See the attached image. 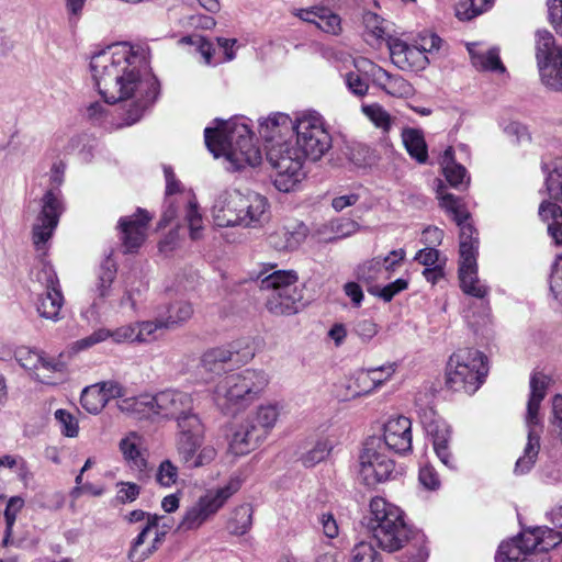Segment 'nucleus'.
I'll use <instances>...</instances> for the list:
<instances>
[{"mask_svg": "<svg viewBox=\"0 0 562 562\" xmlns=\"http://www.w3.org/2000/svg\"><path fill=\"white\" fill-rule=\"evenodd\" d=\"M294 131L295 119L292 120L288 114L280 112L270 115L259 124V133L261 137L267 142L272 143L270 147L277 144H283L284 142H280L279 139Z\"/></svg>", "mask_w": 562, "mask_h": 562, "instance_id": "bb28decb", "label": "nucleus"}, {"mask_svg": "<svg viewBox=\"0 0 562 562\" xmlns=\"http://www.w3.org/2000/svg\"><path fill=\"white\" fill-rule=\"evenodd\" d=\"M162 518V516H148V520L145 522L139 533L133 539L131 543V548L127 554L131 562H144L150 557L149 544L147 547H144V544L148 533L153 531L154 527L158 526V521H160Z\"/></svg>", "mask_w": 562, "mask_h": 562, "instance_id": "72a5a7b5", "label": "nucleus"}, {"mask_svg": "<svg viewBox=\"0 0 562 562\" xmlns=\"http://www.w3.org/2000/svg\"><path fill=\"white\" fill-rule=\"evenodd\" d=\"M486 357L473 348L453 352L447 363L446 385L454 392L473 394L487 374Z\"/></svg>", "mask_w": 562, "mask_h": 562, "instance_id": "9d476101", "label": "nucleus"}, {"mask_svg": "<svg viewBox=\"0 0 562 562\" xmlns=\"http://www.w3.org/2000/svg\"><path fill=\"white\" fill-rule=\"evenodd\" d=\"M295 145L277 144L268 148L267 159L276 170L273 183L281 192H290L303 180V161H316L331 147V136L323 117L315 111H304L295 116Z\"/></svg>", "mask_w": 562, "mask_h": 562, "instance_id": "f03ea898", "label": "nucleus"}, {"mask_svg": "<svg viewBox=\"0 0 562 562\" xmlns=\"http://www.w3.org/2000/svg\"><path fill=\"white\" fill-rule=\"evenodd\" d=\"M367 526L378 546L386 552H395L409 541L412 529L404 520L400 507L383 497H373L369 505Z\"/></svg>", "mask_w": 562, "mask_h": 562, "instance_id": "39448f33", "label": "nucleus"}, {"mask_svg": "<svg viewBox=\"0 0 562 562\" xmlns=\"http://www.w3.org/2000/svg\"><path fill=\"white\" fill-rule=\"evenodd\" d=\"M387 47L393 64L402 70H423L429 64L427 55L417 45L401 38H390Z\"/></svg>", "mask_w": 562, "mask_h": 562, "instance_id": "412c9836", "label": "nucleus"}, {"mask_svg": "<svg viewBox=\"0 0 562 562\" xmlns=\"http://www.w3.org/2000/svg\"><path fill=\"white\" fill-rule=\"evenodd\" d=\"M203 441L204 425L193 411L178 417L176 447L186 467L190 469L204 467L216 458V449L213 446H202Z\"/></svg>", "mask_w": 562, "mask_h": 562, "instance_id": "1a4fd4ad", "label": "nucleus"}, {"mask_svg": "<svg viewBox=\"0 0 562 562\" xmlns=\"http://www.w3.org/2000/svg\"><path fill=\"white\" fill-rule=\"evenodd\" d=\"M155 403L157 418H175L178 420V417L193 411L192 396L181 391L167 390L157 393Z\"/></svg>", "mask_w": 562, "mask_h": 562, "instance_id": "b1692460", "label": "nucleus"}, {"mask_svg": "<svg viewBox=\"0 0 562 562\" xmlns=\"http://www.w3.org/2000/svg\"><path fill=\"white\" fill-rule=\"evenodd\" d=\"M269 384L262 370L246 369L222 379L215 386L213 400L226 415H235L257 401Z\"/></svg>", "mask_w": 562, "mask_h": 562, "instance_id": "20e7f679", "label": "nucleus"}, {"mask_svg": "<svg viewBox=\"0 0 562 562\" xmlns=\"http://www.w3.org/2000/svg\"><path fill=\"white\" fill-rule=\"evenodd\" d=\"M142 439L136 432H131L120 441V450L128 467L137 472H144L147 460L140 450Z\"/></svg>", "mask_w": 562, "mask_h": 562, "instance_id": "7c9ffc66", "label": "nucleus"}, {"mask_svg": "<svg viewBox=\"0 0 562 562\" xmlns=\"http://www.w3.org/2000/svg\"><path fill=\"white\" fill-rule=\"evenodd\" d=\"M549 383L550 378L540 372L533 373L530 378V396L525 418L528 429L527 443L522 456L518 458L514 469V472L518 475L529 472L537 461L542 432V418L539 409L542 400L546 397Z\"/></svg>", "mask_w": 562, "mask_h": 562, "instance_id": "423d86ee", "label": "nucleus"}, {"mask_svg": "<svg viewBox=\"0 0 562 562\" xmlns=\"http://www.w3.org/2000/svg\"><path fill=\"white\" fill-rule=\"evenodd\" d=\"M280 412L278 403L259 405L232 434L229 451L235 456H244L256 449L276 426Z\"/></svg>", "mask_w": 562, "mask_h": 562, "instance_id": "6e6552de", "label": "nucleus"}, {"mask_svg": "<svg viewBox=\"0 0 562 562\" xmlns=\"http://www.w3.org/2000/svg\"><path fill=\"white\" fill-rule=\"evenodd\" d=\"M241 480L237 476L221 487L207 490L196 502L189 506L179 528L195 530L210 520L224 506V504L240 488Z\"/></svg>", "mask_w": 562, "mask_h": 562, "instance_id": "f8f14e48", "label": "nucleus"}, {"mask_svg": "<svg viewBox=\"0 0 562 562\" xmlns=\"http://www.w3.org/2000/svg\"><path fill=\"white\" fill-rule=\"evenodd\" d=\"M550 291L562 303V255L558 258L550 279Z\"/></svg>", "mask_w": 562, "mask_h": 562, "instance_id": "774afa93", "label": "nucleus"}, {"mask_svg": "<svg viewBox=\"0 0 562 562\" xmlns=\"http://www.w3.org/2000/svg\"><path fill=\"white\" fill-rule=\"evenodd\" d=\"M440 206L449 213L460 228L459 252L460 259L477 258L479 237L477 232L470 223V213L464 206L463 200L446 191H438Z\"/></svg>", "mask_w": 562, "mask_h": 562, "instance_id": "4468645a", "label": "nucleus"}, {"mask_svg": "<svg viewBox=\"0 0 562 562\" xmlns=\"http://www.w3.org/2000/svg\"><path fill=\"white\" fill-rule=\"evenodd\" d=\"M55 419L59 425L61 434L69 438L78 436L79 426L77 418L66 409H57L55 412Z\"/></svg>", "mask_w": 562, "mask_h": 562, "instance_id": "4d7b16f0", "label": "nucleus"}, {"mask_svg": "<svg viewBox=\"0 0 562 562\" xmlns=\"http://www.w3.org/2000/svg\"><path fill=\"white\" fill-rule=\"evenodd\" d=\"M41 211L33 224V243L37 250H43L53 236L64 211L60 192L47 190L40 202Z\"/></svg>", "mask_w": 562, "mask_h": 562, "instance_id": "dca6fc26", "label": "nucleus"}, {"mask_svg": "<svg viewBox=\"0 0 562 562\" xmlns=\"http://www.w3.org/2000/svg\"><path fill=\"white\" fill-rule=\"evenodd\" d=\"M381 438L367 439L359 457V475L368 486L391 479L395 463L384 452Z\"/></svg>", "mask_w": 562, "mask_h": 562, "instance_id": "ddd939ff", "label": "nucleus"}, {"mask_svg": "<svg viewBox=\"0 0 562 562\" xmlns=\"http://www.w3.org/2000/svg\"><path fill=\"white\" fill-rule=\"evenodd\" d=\"M350 562H381V560L371 543L361 541L352 548Z\"/></svg>", "mask_w": 562, "mask_h": 562, "instance_id": "13d9d810", "label": "nucleus"}, {"mask_svg": "<svg viewBox=\"0 0 562 562\" xmlns=\"http://www.w3.org/2000/svg\"><path fill=\"white\" fill-rule=\"evenodd\" d=\"M353 331L362 342H369L379 333V326L370 318L359 319L355 323Z\"/></svg>", "mask_w": 562, "mask_h": 562, "instance_id": "338daca9", "label": "nucleus"}, {"mask_svg": "<svg viewBox=\"0 0 562 562\" xmlns=\"http://www.w3.org/2000/svg\"><path fill=\"white\" fill-rule=\"evenodd\" d=\"M117 493L116 501L120 504L132 503L137 499L140 493V487L136 483L132 482H119L116 484Z\"/></svg>", "mask_w": 562, "mask_h": 562, "instance_id": "0e129e2a", "label": "nucleus"}, {"mask_svg": "<svg viewBox=\"0 0 562 562\" xmlns=\"http://www.w3.org/2000/svg\"><path fill=\"white\" fill-rule=\"evenodd\" d=\"M317 27L325 33L337 35L341 31V21L338 14L326 9L321 11V18Z\"/></svg>", "mask_w": 562, "mask_h": 562, "instance_id": "e2e57ef3", "label": "nucleus"}, {"mask_svg": "<svg viewBox=\"0 0 562 562\" xmlns=\"http://www.w3.org/2000/svg\"><path fill=\"white\" fill-rule=\"evenodd\" d=\"M494 0H462L457 7V16L461 21H469L482 14L493 4Z\"/></svg>", "mask_w": 562, "mask_h": 562, "instance_id": "8fccbe9b", "label": "nucleus"}, {"mask_svg": "<svg viewBox=\"0 0 562 562\" xmlns=\"http://www.w3.org/2000/svg\"><path fill=\"white\" fill-rule=\"evenodd\" d=\"M259 288L267 291L265 306L276 316L296 314L302 305L303 293L299 278L293 270H276L268 276L260 274Z\"/></svg>", "mask_w": 562, "mask_h": 562, "instance_id": "0eeeda50", "label": "nucleus"}, {"mask_svg": "<svg viewBox=\"0 0 562 562\" xmlns=\"http://www.w3.org/2000/svg\"><path fill=\"white\" fill-rule=\"evenodd\" d=\"M418 416L426 434L431 437L432 443L450 439L449 426L431 407H419Z\"/></svg>", "mask_w": 562, "mask_h": 562, "instance_id": "c756f323", "label": "nucleus"}, {"mask_svg": "<svg viewBox=\"0 0 562 562\" xmlns=\"http://www.w3.org/2000/svg\"><path fill=\"white\" fill-rule=\"evenodd\" d=\"M477 258L459 260V280L462 291L473 299L488 296L490 288L477 276Z\"/></svg>", "mask_w": 562, "mask_h": 562, "instance_id": "393cba45", "label": "nucleus"}, {"mask_svg": "<svg viewBox=\"0 0 562 562\" xmlns=\"http://www.w3.org/2000/svg\"><path fill=\"white\" fill-rule=\"evenodd\" d=\"M178 468L170 461L164 460L156 472V482L162 487H171L178 481Z\"/></svg>", "mask_w": 562, "mask_h": 562, "instance_id": "6e6d98bb", "label": "nucleus"}, {"mask_svg": "<svg viewBox=\"0 0 562 562\" xmlns=\"http://www.w3.org/2000/svg\"><path fill=\"white\" fill-rule=\"evenodd\" d=\"M158 312L161 313L165 328L170 329L189 321L193 315V307L190 302L176 301Z\"/></svg>", "mask_w": 562, "mask_h": 562, "instance_id": "58836bf2", "label": "nucleus"}, {"mask_svg": "<svg viewBox=\"0 0 562 562\" xmlns=\"http://www.w3.org/2000/svg\"><path fill=\"white\" fill-rule=\"evenodd\" d=\"M490 316L491 307L487 296L469 302L464 310V317L472 327H480L487 324Z\"/></svg>", "mask_w": 562, "mask_h": 562, "instance_id": "c03bdc74", "label": "nucleus"}, {"mask_svg": "<svg viewBox=\"0 0 562 562\" xmlns=\"http://www.w3.org/2000/svg\"><path fill=\"white\" fill-rule=\"evenodd\" d=\"M516 538L522 544L525 551V558H522L521 562H543L547 559L546 553L540 551V529L522 533Z\"/></svg>", "mask_w": 562, "mask_h": 562, "instance_id": "a18cd8bd", "label": "nucleus"}, {"mask_svg": "<svg viewBox=\"0 0 562 562\" xmlns=\"http://www.w3.org/2000/svg\"><path fill=\"white\" fill-rule=\"evenodd\" d=\"M403 144L412 158L424 164L428 158L427 144L424 133L418 128L407 127L402 131Z\"/></svg>", "mask_w": 562, "mask_h": 562, "instance_id": "e433bc0d", "label": "nucleus"}, {"mask_svg": "<svg viewBox=\"0 0 562 562\" xmlns=\"http://www.w3.org/2000/svg\"><path fill=\"white\" fill-rule=\"evenodd\" d=\"M396 368L395 362H389L381 367L357 372L348 381L347 389L349 393L346 394L345 398H357L370 394L389 381L395 373Z\"/></svg>", "mask_w": 562, "mask_h": 562, "instance_id": "f3484780", "label": "nucleus"}, {"mask_svg": "<svg viewBox=\"0 0 562 562\" xmlns=\"http://www.w3.org/2000/svg\"><path fill=\"white\" fill-rule=\"evenodd\" d=\"M370 75L375 86L396 98H408L415 92L414 87L398 75H392L382 67L371 65Z\"/></svg>", "mask_w": 562, "mask_h": 562, "instance_id": "a878e982", "label": "nucleus"}, {"mask_svg": "<svg viewBox=\"0 0 562 562\" xmlns=\"http://www.w3.org/2000/svg\"><path fill=\"white\" fill-rule=\"evenodd\" d=\"M239 190L226 189L221 191L214 199L211 207V216L217 227L238 226L240 210L238 206Z\"/></svg>", "mask_w": 562, "mask_h": 562, "instance_id": "aec40b11", "label": "nucleus"}, {"mask_svg": "<svg viewBox=\"0 0 562 562\" xmlns=\"http://www.w3.org/2000/svg\"><path fill=\"white\" fill-rule=\"evenodd\" d=\"M383 448L405 456L412 451V422L405 416L389 418L383 427Z\"/></svg>", "mask_w": 562, "mask_h": 562, "instance_id": "6ab92c4d", "label": "nucleus"}, {"mask_svg": "<svg viewBox=\"0 0 562 562\" xmlns=\"http://www.w3.org/2000/svg\"><path fill=\"white\" fill-rule=\"evenodd\" d=\"M35 279L44 288L35 303L38 315L55 323L59 322L63 318L61 308L65 299L53 266L48 262H42L41 268L35 273Z\"/></svg>", "mask_w": 562, "mask_h": 562, "instance_id": "2eb2a0df", "label": "nucleus"}, {"mask_svg": "<svg viewBox=\"0 0 562 562\" xmlns=\"http://www.w3.org/2000/svg\"><path fill=\"white\" fill-rule=\"evenodd\" d=\"M356 277L359 281L367 285H378V281L390 278L384 273L381 257H375L360 263L356 269Z\"/></svg>", "mask_w": 562, "mask_h": 562, "instance_id": "79ce46f5", "label": "nucleus"}, {"mask_svg": "<svg viewBox=\"0 0 562 562\" xmlns=\"http://www.w3.org/2000/svg\"><path fill=\"white\" fill-rule=\"evenodd\" d=\"M150 220L151 216L143 209H137V212L132 216L120 218L119 227L122 232L123 246L126 252L135 251L144 243Z\"/></svg>", "mask_w": 562, "mask_h": 562, "instance_id": "4be33fe9", "label": "nucleus"}, {"mask_svg": "<svg viewBox=\"0 0 562 562\" xmlns=\"http://www.w3.org/2000/svg\"><path fill=\"white\" fill-rule=\"evenodd\" d=\"M101 390L102 389L99 387L98 383L83 389L80 403L87 412L91 414H98L106 405L105 397Z\"/></svg>", "mask_w": 562, "mask_h": 562, "instance_id": "09e8293b", "label": "nucleus"}, {"mask_svg": "<svg viewBox=\"0 0 562 562\" xmlns=\"http://www.w3.org/2000/svg\"><path fill=\"white\" fill-rule=\"evenodd\" d=\"M252 510L250 505L243 504L235 508L228 521V530L234 535H244L251 526Z\"/></svg>", "mask_w": 562, "mask_h": 562, "instance_id": "49530a36", "label": "nucleus"}, {"mask_svg": "<svg viewBox=\"0 0 562 562\" xmlns=\"http://www.w3.org/2000/svg\"><path fill=\"white\" fill-rule=\"evenodd\" d=\"M116 278V265L111 258H106L100 266L93 292L101 301L111 294L112 284Z\"/></svg>", "mask_w": 562, "mask_h": 562, "instance_id": "a19ab883", "label": "nucleus"}, {"mask_svg": "<svg viewBox=\"0 0 562 562\" xmlns=\"http://www.w3.org/2000/svg\"><path fill=\"white\" fill-rule=\"evenodd\" d=\"M164 171L166 178L167 206L162 213L160 226H166L172 222L181 209L190 231V237L192 239H199L203 231V216L195 196L191 192H180L179 195L173 196L175 193L179 192L180 183L176 180L171 168L165 167Z\"/></svg>", "mask_w": 562, "mask_h": 562, "instance_id": "9b49d317", "label": "nucleus"}, {"mask_svg": "<svg viewBox=\"0 0 562 562\" xmlns=\"http://www.w3.org/2000/svg\"><path fill=\"white\" fill-rule=\"evenodd\" d=\"M162 322L161 313L158 312L155 321L136 323V341L146 342L156 339L157 331L159 329H166Z\"/></svg>", "mask_w": 562, "mask_h": 562, "instance_id": "5fc2aeb1", "label": "nucleus"}, {"mask_svg": "<svg viewBox=\"0 0 562 562\" xmlns=\"http://www.w3.org/2000/svg\"><path fill=\"white\" fill-rule=\"evenodd\" d=\"M362 25L364 41L373 47H380L382 43L389 45V40L394 38L390 34L389 22L374 12L362 13Z\"/></svg>", "mask_w": 562, "mask_h": 562, "instance_id": "cd10ccee", "label": "nucleus"}, {"mask_svg": "<svg viewBox=\"0 0 562 562\" xmlns=\"http://www.w3.org/2000/svg\"><path fill=\"white\" fill-rule=\"evenodd\" d=\"M443 175L449 184L458 190H464L469 187L470 176L465 167L453 160L452 148L446 149L442 156Z\"/></svg>", "mask_w": 562, "mask_h": 562, "instance_id": "f704fd0d", "label": "nucleus"}, {"mask_svg": "<svg viewBox=\"0 0 562 562\" xmlns=\"http://www.w3.org/2000/svg\"><path fill=\"white\" fill-rule=\"evenodd\" d=\"M238 206L240 210L238 226L258 228L263 226L270 218L268 199L255 191H239Z\"/></svg>", "mask_w": 562, "mask_h": 562, "instance_id": "a211bd4d", "label": "nucleus"}, {"mask_svg": "<svg viewBox=\"0 0 562 562\" xmlns=\"http://www.w3.org/2000/svg\"><path fill=\"white\" fill-rule=\"evenodd\" d=\"M536 58L538 66L562 55V47L557 45L554 36L547 30H538L535 35Z\"/></svg>", "mask_w": 562, "mask_h": 562, "instance_id": "4c0bfd02", "label": "nucleus"}, {"mask_svg": "<svg viewBox=\"0 0 562 562\" xmlns=\"http://www.w3.org/2000/svg\"><path fill=\"white\" fill-rule=\"evenodd\" d=\"M542 83L554 91L562 90V55L538 66Z\"/></svg>", "mask_w": 562, "mask_h": 562, "instance_id": "37998d69", "label": "nucleus"}, {"mask_svg": "<svg viewBox=\"0 0 562 562\" xmlns=\"http://www.w3.org/2000/svg\"><path fill=\"white\" fill-rule=\"evenodd\" d=\"M183 44H188L195 47V52L200 53L206 65H216L223 61H228L235 58L234 46L236 44L235 38L217 37L218 49L223 52L224 57L214 58L215 47L213 43L200 35L184 36L180 41Z\"/></svg>", "mask_w": 562, "mask_h": 562, "instance_id": "5701e85b", "label": "nucleus"}, {"mask_svg": "<svg viewBox=\"0 0 562 562\" xmlns=\"http://www.w3.org/2000/svg\"><path fill=\"white\" fill-rule=\"evenodd\" d=\"M91 74L105 103L127 102L125 121L132 125L157 100L160 86L145 49L120 43L92 56Z\"/></svg>", "mask_w": 562, "mask_h": 562, "instance_id": "f257e3e1", "label": "nucleus"}, {"mask_svg": "<svg viewBox=\"0 0 562 562\" xmlns=\"http://www.w3.org/2000/svg\"><path fill=\"white\" fill-rule=\"evenodd\" d=\"M99 387L102 389L101 392L105 397V403L111 400H119V402L125 397H127V390L117 381H104L98 383Z\"/></svg>", "mask_w": 562, "mask_h": 562, "instance_id": "69168bd1", "label": "nucleus"}, {"mask_svg": "<svg viewBox=\"0 0 562 562\" xmlns=\"http://www.w3.org/2000/svg\"><path fill=\"white\" fill-rule=\"evenodd\" d=\"M214 124L213 127L204 130L205 145L215 157H225L227 169L237 171L246 166L255 167L260 164L261 153L254 144L245 119H216Z\"/></svg>", "mask_w": 562, "mask_h": 562, "instance_id": "7ed1b4c3", "label": "nucleus"}, {"mask_svg": "<svg viewBox=\"0 0 562 562\" xmlns=\"http://www.w3.org/2000/svg\"><path fill=\"white\" fill-rule=\"evenodd\" d=\"M360 225L347 217H339L330 221L329 228L336 238L349 237L359 231Z\"/></svg>", "mask_w": 562, "mask_h": 562, "instance_id": "052dcab7", "label": "nucleus"}, {"mask_svg": "<svg viewBox=\"0 0 562 562\" xmlns=\"http://www.w3.org/2000/svg\"><path fill=\"white\" fill-rule=\"evenodd\" d=\"M542 170L547 173L546 187L549 196L552 200L562 203V169L557 162H554L552 168L543 162Z\"/></svg>", "mask_w": 562, "mask_h": 562, "instance_id": "de8ad7c7", "label": "nucleus"}, {"mask_svg": "<svg viewBox=\"0 0 562 562\" xmlns=\"http://www.w3.org/2000/svg\"><path fill=\"white\" fill-rule=\"evenodd\" d=\"M157 394H140L128 396L117 402L121 412L131 414L137 418H156Z\"/></svg>", "mask_w": 562, "mask_h": 562, "instance_id": "c85d7f7f", "label": "nucleus"}, {"mask_svg": "<svg viewBox=\"0 0 562 562\" xmlns=\"http://www.w3.org/2000/svg\"><path fill=\"white\" fill-rule=\"evenodd\" d=\"M468 50L471 56L473 66L480 70L499 71L504 72L505 67L499 58V50L496 47L487 50H482L475 43L468 45Z\"/></svg>", "mask_w": 562, "mask_h": 562, "instance_id": "473e14b6", "label": "nucleus"}, {"mask_svg": "<svg viewBox=\"0 0 562 562\" xmlns=\"http://www.w3.org/2000/svg\"><path fill=\"white\" fill-rule=\"evenodd\" d=\"M331 450V445L328 440H319L315 446L307 451L303 457V463L306 467H314L321 461L325 460Z\"/></svg>", "mask_w": 562, "mask_h": 562, "instance_id": "bf43d9fd", "label": "nucleus"}, {"mask_svg": "<svg viewBox=\"0 0 562 562\" xmlns=\"http://www.w3.org/2000/svg\"><path fill=\"white\" fill-rule=\"evenodd\" d=\"M525 558V551L522 544H520L517 538L510 541L502 542L498 547V551L495 555L496 562H521Z\"/></svg>", "mask_w": 562, "mask_h": 562, "instance_id": "603ef678", "label": "nucleus"}, {"mask_svg": "<svg viewBox=\"0 0 562 562\" xmlns=\"http://www.w3.org/2000/svg\"><path fill=\"white\" fill-rule=\"evenodd\" d=\"M407 286V280L400 278L384 286H381L379 284L372 285L368 288V292L371 295L376 296L384 302H391L395 295L406 290Z\"/></svg>", "mask_w": 562, "mask_h": 562, "instance_id": "864d4df0", "label": "nucleus"}, {"mask_svg": "<svg viewBox=\"0 0 562 562\" xmlns=\"http://www.w3.org/2000/svg\"><path fill=\"white\" fill-rule=\"evenodd\" d=\"M362 112L375 127L382 130L384 133L391 130L393 119L379 103L362 105Z\"/></svg>", "mask_w": 562, "mask_h": 562, "instance_id": "3c124183", "label": "nucleus"}, {"mask_svg": "<svg viewBox=\"0 0 562 562\" xmlns=\"http://www.w3.org/2000/svg\"><path fill=\"white\" fill-rule=\"evenodd\" d=\"M237 344L216 347L204 352L201 359L203 369L211 373H220L224 370V364L233 361L234 356L238 355Z\"/></svg>", "mask_w": 562, "mask_h": 562, "instance_id": "2f4dec72", "label": "nucleus"}, {"mask_svg": "<svg viewBox=\"0 0 562 562\" xmlns=\"http://www.w3.org/2000/svg\"><path fill=\"white\" fill-rule=\"evenodd\" d=\"M306 227L300 225L294 232L281 228L269 236V243L278 250H288L296 248L306 236Z\"/></svg>", "mask_w": 562, "mask_h": 562, "instance_id": "ea45409f", "label": "nucleus"}, {"mask_svg": "<svg viewBox=\"0 0 562 562\" xmlns=\"http://www.w3.org/2000/svg\"><path fill=\"white\" fill-rule=\"evenodd\" d=\"M539 216L548 224V233L557 245H562V210L555 203L543 201Z\"/></svg>", "mask_w": 562, "mask_h": 562, "instance_id": "c9c22d12", "label": "nucleus"}, {"mask_svg": "<svg viewBox=\"0 0 562 562\" xmlns=\"http://www.w3.org/2000/svg\"><path fill=\"white\" fill-rule=\"evenodd\" d=\"M15 359L26 370L40 369V362L42 361V353L34 351L26 347H20L15 350Z\"/></svg>", "mask_w": 562, "mask_h": 562, "instance_id": "680f3d73", "label": "nucleus"}]
</instances>
